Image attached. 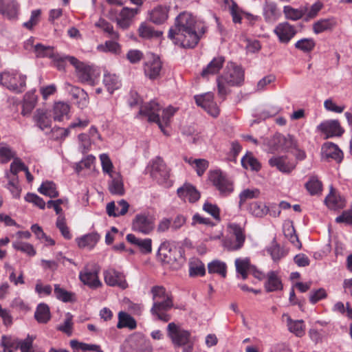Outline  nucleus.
Wrapping results in <instances>:
<instances>
[{"label": "nucleus", "instance_id": "37", "mask_svg": "<svg viewBox=\"0 0 352 352\" xmlns=\"http://www.w3.org/2000/svg\"><path fill=\"white\" fill-rule=\"evenodd\" d=\"M34 317L39 323H47L50 319V311L47 305L39 304L34 313Z\"/></svg>", "mask_w": 352, "mask_h": 352}, {"label": "nucleus", "instance_id": "38", "mask_svg": "<svg viewBox=\"0 0 352 352\" xmlns=\"http://www.w3.org/2000/svg\"><path fill=\"white\" fill-rule=\"evenodd\" d=\"M69 105L67 103L58 102L54 106V120L55 121L63 120L65 116H67L69 112Z\"/></svg>", "mask_w": 352, "mask_h": 352}, {"label": "nucleus", "instance_id": "54", "mask_svg": "<svg viewBox=\"0 0 352 352\" xmlns=\"http://www.w3.org/2000/svg\"><path fill=\"white\" fill-rule=\"evenodd\" d=\"M101 161L102 171L104 173H107L109 176L112 174L118 173V172L113 171V165L107 154L103 153L100 155Z\"/></svg>", "mask_w": 352, "mask_h": 352}, {"label": "nucleus", "instance_id": "41", "mask_svg": "<svg viewBox=\"0 0 352 352\" xmlns=\"http://www.w3.org/2000/svg\"><path fill=\"white\" fill-rule=\"evenodd\" d=\"M241 164L245 169L250 168L252 170L258 171L261 168L258 161L253 156L252 153H247L241 159Z\"/></svg>", "mask_w": 352, "mask_h": 352}, {"label": "nucleus", "instance_id": "60", "mask_svg": "<svg viewBox=\"0 0 352 352\" xmlns=\"http://www.w3.org/2000/svg\"><path fill=\"white\" fill-rule=\"evenodd\" d=\"M34 52L36 54V57H51L53 54V48L50 46H45L42 44L38 43L34 46Z\"/></svg>", "mask_w": 352, "mask_h": 352}, {"label": "nucleus", "instance_id": "46", "mask_svg": "<svg viewBox=\"0 0 352 352\" xmlns=\"http://www.w3.org/2000/svg\"><path fill=\"white\" fill-rule=\"evenodd\" d=\"M283 232L285 237L297 248H301V243L298 239L296 230L292 225L288 224L284 226Z\"/></svg>", "mask_w": 352, "mask_h": 352}, {"label": "nucleus", "instance_id": "8", "mask_svg": "<svg viewBox=\"0 0 352 352\" xmlns=\"http://www.w3.org/2000/svg\"><path fill=\"white\" fill-rule=\"evenodd\" d=\"M209 179L221 194L228 195L233 191V184L221 170L209 173Z\"/></svg>", "mask_w": 352, "mask_h": 352}, {"label": "nucleus", "instance_id": "45", "mask_svg": "<svg viewBox=\"0 0 352 352\" xmlns=\"http://www.w3.org/2000/svg\"><path fill=\"white\" fill-rule=\"evenodd\" d=\"M248 210L253 216L262 217L267 213L268 208L263 203L254 201L250 204Z\"/></svg>", "mask_w": 352, "mask_h": 352}, {"label": "nucleus", "instance_id": "5", "mask_svg": "<svg viewBox=\"0 0 352 352\" xmlns=\"http://www.w3.org/2000/svg\"><path fill=\"white\" fill-rule=\"evenodd\" d=\"M67 58L74 67L76 76L81 82H87L92 86L95 85L98 73H96L94 67L80 61L74 56H67Z\"/></svg>", "mask_w": 352, "mask_h": 352}, {"label": "nucleus", "instance_id": "34", "mask_svg": "<svg viewBox=\"0 0 352 352\" xmlns=\"http://www.w3.org/2000/svg\"><path fill=\"white\" fill-rule=\"evenodd\" d=\"M103 84L110 94H113V91L119 89L121 85L118 76L109 73L104 74Z\"/></svg>", "mask_w": 352, "mask_h": 352}, {"label": "nucleus", "instance_id": "21", "mask_svg": "<svg viewBox=\"0 0 352 352\" xmlns=\"http://www.w3.org/2000/svg\"><path fill=\"white\" fill-rule=\"evenodd\" d=\"M269 164L285 173H291L296 167V164L289 161L286 156L273 157L269 160Z\"/></svg>", "mask_w": 352, "mask_h": 352}, {"label": "nucleus", "instance_id": "43", "mask_svg": "<svg viewBox=\"0 0 352 352\" xmlns=\"http://www.w3.org/2000/svg\"><path fill=\"white\" fill-rule=\"evenodd\" d=\"M97 50L102 52H111L114 54H119L121 52V46L114 41H107L104 44L98 45Z\"/></svg>", "mask_w": 352, "mask_h": 352}, {"label": "nucleus", "instance_id": "7", "mask_svg": "<svg viewBox=\"0 0 352 352\" xmlns=\"http://www.w3.org/2000/svg\"><path fill=\"white\" fill-rule=\"evenodd\" d=\"M268 146L271 152L280 150H287L291 148H296L297 142L291 135H283L280 133H276L268 142Z\"/></svg>", "mask_w": 352, "mask_h": 352}, {"label": "nucleus", "instance_id": "6", "mask_svg": "<svg viewBox=\"0 0 352 352\" xmlns=\"http://www.w3.org/2000/svg\"><path fill=\"white\" fill-rule=\"evenodd\" d=\"M168 336L176 347L184 346L189 344L190 333L181 329L175 322H170L167 327Z\"/></svg>", "mask_w": 352, "mask_h": 352}, {"label": "nucleus", "instance_id": "50", "mask_svg": "<svg viewBox=\"0 0 352 352\" xmlns=\"http://www.w3.org/2000/svg\"><path fill=\"white\" fill-rule=\"evenodd\" d=\"M70 346L72 349L79 347L80 350L86 351H95V352H103L101 346L98 344H90L84 342H79L76 340L70 341Z\"/></svg>", "mask_w": 352, "mask_h": 352}, {"label": "nucleus", "instance_id": "16", "mask_svg": "<svg viewBox=\"0 0 352 352\" xmlns=\"http://www.w3.org/2000/svg\"><path fill=\"white\" fill-rule=\"evenodd\" d=\"M317 129L324 133L327 138L335 136L340 137L344 132L338 120L324 121L318 126Z\"/></svg>", "mask_w": 352, "mask_h": 352}, {"label": "nucleus", "instance_id": "20", "mask_svg": "<svg viewBox=\"0 0 352 352\" xmlns=\"http://www.w3.org/2000/svg\"><path fill=\"white\" fill-rule=\"evenodd\" d=\"M79 278L85 285L92 289H96L102 285L98 278V272L96 270L90 271L85 268L80 272Z\"/></svg>", "mask_w": 352, "mask_h": 352}, {"label": "nucleus", "instance_id": "64", "mask_svg": "<svg viewBox=\"0 0 352 352\" xmlns=\"http://www.w3.org/2000/svg\"><path fill=\"white\" fill-rule=\"evenodd\" d=\"M126 58L131 63L135 64L143 58V53L139 50H130L126 54Z\"/></svg>", "mask_w": 352, "mask_h": 352}, {"label": "nucleus", "instance_id": "63", "mask_svg": "<svg viewBox=\"0 0 352 352\" xmlns=\"http://www.w3.org/2000/svg\"><path fill=\"white\" fill-rule=\"evenodd\" d=\"M25 199L26 201L32 203L41 209H45V202L44 200L34 193H28L25 197Z\"/></svg>", "mask_w": 352, "mask_h": 352}, {"label": "nucleus", "instance_id": "56", "mask_svg": "<svg viewBox=\"0 0 352 352\" xmlns=\"http://www.w3.org/2000/svg\"><path fill=\"white\" fill-rule=\"evenodd\" d=\"M138 32L140 36L145 38H149L153 36H160L162 34V32L154 31L151 27L144 23L141 24L138 29Z\"/></svg>", "mask_w": 352, "mask_h": 352}, {"label": "nucleus", "instance_id": "40", "mask_svg": "<svg viewBox=\"0 0 352 352\" xmlns=\"http://www.w3.org/2000/svg\"><path fill=\"white\" fill-rule=\"evenodd\" d=\"M95 25L107 33L111 39L118 40L119 38L118 32L114 31L113 25L104 19H100Z\"/></svg>", "mask_w": 352, "mask_h": 352}, {"label": "nucleus", "instance_id": "25", "mask_svg": "<svg viewBox=\"0 0 352 352\" xmlns=\"http://www.w3.org/2000/svg\"><path fill=\"white\" fill-rule=\"evenodd\" d=\"M111 180L109 182V190L113 195H123L124 194V188L121 175L118 173L112 174L109 176Z\"/></svg>", "mask_w": 352, "mask_h": 352}, {"label": "nucleus", "instance_id": "18", "mask_svg": "<svg viewBox=\"0 0 352 352\" xmlns=\"http://www.w3.org/2000/svg\"><path fill=\"white\" fill-rule=\"evenodd\" d=\"M19 4L16 0H0V13L8 19L17 18Z\"/></svg>", "mask_w": 352, "mask_h": 352}, {"label": "nucleus", "instance_id": "9", "mask_svg": "<svg viewBox=\"0 0 352 352\" xmlns=\"http://www.w3.org/2000/svg\"><path fill=\"white\" fill-rule=\"evenodd\" d=\"M144 73L150 80L157 79L161 74L162 63L159 56L153 54H149L143 65Z\"/></svg>", "mask_w": 352, "mask_h": 352}, {"label": "nucleus", "instance_id": "39", "mask_svg": "<svg viewBox=\"0 0 352 352\" xmlns=\"http://www.w3.org/2000/svg\"><path fill=\"white\" fill-rule=\"evenodd\" d=\"M38 191L50 198H56L58 196V192L56 190V187L54 183L52 182H43L41 186L38 188Z\"/></svg>", "mask_w": 352, "mask_h": 352}, {"label": "nucleus", "instance_id": "28", "mask_svg": "<svg viewBox=\"0 0 352 352\" xmlns=\"http://www.w3.org/2000/svg\"><path fill=\"white\" fill-rule=\"evenodd\" d=\"M225 58L223 56L214 58L204 68L201 74L204 78H207L209 75L216 74L222 68Z\"/></svg>", "mask_w": 352, "mask_h": 352}, {"label": "nucleus", "instance_id": "27", "mask_svg": "<svg viewBox=\"0 0 352 352\" xmlns=\"http://www.w3.org/2000/svg\"><path fill=\"white\" fill-rule=\"evenodd\" d=\"M324 202L327 206L331 210L343 208L346 204L344 198L336 193L332 188L330 193L325 198Z\"/></svg>", "mask_w": 352, "mask_h": 352}, {"label": "nucleus", "instance_id": "35", "mask_svg": "<svg viewBox=\"0 0 352 352\" xmlns=\"http://www.w3.org/2000/svg\"><path fill=\"white\" fill-rule=\"evenodd\" d=\"M117 327L118 329L127 327L129 329H134L136 327V322L129 314L124 311H120L118 314Z\"/></svg>", "mask_w": 352, "mask_h": 352}, {"label": "nucleus", "instance_id": "26", "mask_svg": "<svg viewBox=\"0 0 352 352\" xmlns=\"http://www.w3.org/2000/svg\"><path fill=\"white\" fill-rule=\"evenodd\" d=\"M322 153L326 158H331L337 162H340L343 158L342 151L333 143L327 142L322 148Z\"/></svg>", "mask_w": 352, "mask_h": 352}, {"label": "nucleus", "instance_id": "14", "mask_svg": "<svg viewBox=\"0 0 352 352\" xmlns=\"http://www.w3.org/2000/svg\"><path fill=\"white\" fill-rule=\"evenodd\" d=\"M151 176L160 184H164L170 177V170L161 157H157L153 162Z\"/></svg>", "mask_w": 352, "mask_h": 352}, {"label": "nucleus", "instance_id": "4", "mask_svg": "<svg viewBox=\"0 0 352 352\" xmlns=\"http://www.w3.org/2000/svg\"><path fill=\"white\" fill-rule=\"evenodd\" d=\"M26 76L14 70L0 73V85L15 93H21L25 87Z\"/></svg>", "mask_w": 352, "mask_h": 352}, {"label": "nucleus", "instance_id": "22", "mask_svg": "<svg viewBox=\"0 0 352 352\" xmlns=\"http://www.w3.org/2000/svg\"><path fill=\"white\" fill-rule=\"evenodd\" d=\"M33 120L36 125L41 130L51 127V113L47 109H36L33 116Z\"/></svg>", "mask_w": 352, "mask_h": 352}, {"label": "nucleus", "instance_id": "17", "mask_svg": "<svg viewBox=\"0 0 352 352\" xmlns=\"http://www.w3.org/2000/svg\"><path fill=\"white\" fill-rule=\"evenodd\" d=\"M274 32L278 36L279 41L283 43H287L296 34L295 27L287 22L277 25Z\"/></svg>", "mask_w": 352, "mask_h": 352}, {"label": "nucleus", "instance_id": "36", "mask_svg": "<svg viewBox=\"0 0 352 352\" xmlns=\"http://www.w3.org/2000/svg\"><path fill=\"white\" fill-rule=\"evenodd\" d=\"M206 273L204 264L197 258H192L189 261L190 276H204Z\"/></svg>", "mask_w": 352, "mask_h": 352}, {"label": "nucleus", "instance_id": "44", "mask_svg": "<svg viewBox=\"0 0 352 352\" xmlns=\"http://www.w3.org/2000/svg\"><path fill=\"white\" fill-rule=\"evenodd\" d=\"M208 269L210 274L216 273L221 275L223 278L226 276L227 266L223 262L213 261L208 265Z\"/></svg>", "mask_w": 352, "mask_h": 352}, {"label": "nucleus", "instance_id": "31", "mask_svg": "<svg viewBox=\"0 0 352 352\" xmlns=\"http://www.w3.org/2000/svg\"><path fill=\"white\" fill-rule=\"evenodd\" d=\"M287 316V326L288 330L297 337H302L305 333V326L302 320H292L289 316Z\"/></svg>", "mask_w": 352, "mask_h": 352}, {"label": "nucleus", "instance_id": "32", "mask_svg": "<svg viewBox=\"0 0 352 352\" xmlns=\"http://www.w3.org/2000/svg\"><path fill=\"white\" fill-rule=\"evenodd\" d=\"M100 239V236L96 232L89 233L76 239L78 245L80 248L92 249Z\"/></svg>", "mask_w": 352, "mask_h": 352}, {"label": "nucleus", "instance_id": "30", "mask_svg": "<svg viewBox=\"0 0 352 352\" xmlns=\"http://www.w3.org/2000/svg\"><path fill=\"white\" fill-rule=\"evenodd\" d=\"M265 288L267 292L283 289L281 280L275 272L271 271L267 274Z\"/></svg>", "mask_w": 352, "mask_h": 352}, {"label": "nucleus", "instance_id": "48", "mask_svg": "<svg viewBox=\"0 0 352 352\" xmlns=\"http://www.w3.org/2000/svg\"><path fill=\"white\" fill-rule=\"evenodd\" d=\"M260 190L258 188L245 189L239 194V205L241 207L248 200L258 198Z\"/></svg>", "mask_w": 352, "mask_h": 352}, {"label": "nucleus", "instance_id": "62", "mask_svg": "<svg viewBox=\"0 0 352 352\" xmlns=\"http://www.w3.org/2000/svg\"><path fill=\"white\" fill-rule=\"evenodd\" d=\"M324 107L327 111L341 113L345 109L344 105H338L332 99H327L324 102Z\"/></svg>", "mask_w": 352, "mask_h": 352}, {"label": "nucleus", "instance_id": "59", "mask_svg": "<svg viewBox=\"0 0 352 352\" xmlns=\"http://www.w3.org/2000/svg\"><path fill=\"white\" fill-rule=\"evenodd\" d=\"M1 345L4 347V352H6L7 349L12 350L13 349L16 350L19 348V340L3 336L1 338Z\"/></svg>", "mask_w": 352, "mask_h": 352}, {"label": "nucleus", "instance_id": "51", "mask_svg": "<svg viewBox=\"0 0 352 352\" xmlns=\"http://www.w3.org/2000/svg\"><path fill=\"white\" fill-rule=\"evenodd\" d=\"M12 247L15 250L21 251L30 256H33L36 254V250L33 245L28 243L17 241L12 243Z\"/></svg>", "mask_w": 352, "mask_h": 352}, {"label": "nucleus", "instance_id": "61", "mask_svg": "<svg viewBox=\"0 0 352 352\" xmlns=\"http://www.w3.org/2000/svg\"><path fill=\"white\" fill-rule=\"evenodd\" d=\"M57 329L69 336H72L73 329L72 316L68 313L66 315L63 324L59 325Z\"/></svg>", "mask_w": 352, "mask_h": 352}, {"label": "nucleus", "instance_id": "52", "mask_svg": "<svg viewBox=\"0 0 352 352\" xmlns=\"http://www.w3.org/2000/svg\"><path fill=\"white\" fill-rule=\"evenodd\" d=\"M56 226L57 228L60 230L62 236L65 239H72V234L70 233L69 229L67 226L66 223V219L63 214H60L56 222Z\"/></svg>", "mask_w": 352, "mask_h": 352}, {"label": "nucleus", "instance_id": "53", "mask_svg": "<svg viewBox=\"0 0 352 352\" xmlns=\"http://www.w3.org/2000/svg\"><path fill=\"white\" fill-rule=\"evenodd\" d=\"M315 45V41L312 38H302L295 43V47L303 52H309L312 51Z\"/></svg>", "mask_w": 352, "mask_h": 352}, {"label": "nucleus", "instance_id": "19", "mask_svg": "<svg viewBox=\"0 0 352 352\" xmlns=\"http://www.w3.org/2000/svg\"><path fill=\"white\" fill-rule=\"evenodd\" d=\"M230 233L235 236V242L230 244H226V247L229 250H237L242 248L245 242V236L243 230L236 223H230L228 225Z\"/></svg>", "mask_w": 352, "mask_h": 352}, {"label": "nucleus", "instance_id": "42", "mask_svg": "<svg viewBox=\"0 0 352 352\" xmlns=\"http://www.w3.org/2000/svg\"><path fill=\"white\" fill-rule=\"evenodd\" d=\"M235 266L237 273L240 274L243 280L248 278V272L250 270V259L245 258H236L235 260Z\"/></svg>", "mask_w": 352, "mask_h": 352}, {"label": "nucleus", "instance_id": "47", "mask_svg": "<svg viewBox=\"0 0 352 352\" xmlns=\"http://www.w3.org/2000/svg\"><path fill=\"white\" fill-rule=\"evenodd\" d=\"M153 302L173 298L162 286H153L151 289Z\"/></svg>", "mask_w": 352, "mask_h": 352}, {"label": "nucleus", "instance_id": "33", "mask_svg": "<svg viewBox=\"0 0 352 352\" xmlns=\"http://www.w3.org/2000/svg\"><path fill=\"white\" fill-rule=\"evenodd\" d=\"M307 6H301L298 9L293 8L289 6H285L283 8L284 14L287 19L297 21L305 15Z\"/></svg>", "mask_w": 352, "mask_h": 352}, {"label": "nucleus", "instance_id": "2", "mask_svg": "<svg viewBox=\"0 0 352 352\" xmlns=\"http://www.w3.org/2000/svg\"><path fill=\"white\" fill-rule=\"evenodd\" d=\"M244 81V71L232 62L227 64L222 75L217 79L218 95L223 100L230 93V87L241 86Z\"/></svg>", "mask_w": 352, "mask_h": 352}, {"label": "nucleus", "instance_id": "49", "mask_svg": "<svg viewBox=\"0 0 352 352\" xmlns=\"http://www.w3.org/2000/svg\"><path fill=\"white\" fill-rule=\"evenodd\" d=\"M335 25V23L329 19H320L313 25V30L316 34H320L322 32L331 29Z\"/></svg>", "mask_w": 352, "mask_h": 352}, {"label": "nucleus", "instance_id": "58", "mask_svg": "<svg viewBox=\"0 0 352 352\" xmlns=\"http://www.w3.org/2000/svg\"><path fill=\"white\" fill-rule=\"evenodd\" d=\"M305 187L311 195H316L322 190L321 182L315 177H312L306 183Z\"/></svg>", "mask_w": 352, "mask_h": 352}, {"label": "nucleus", "instance_id": "10", "mask_svg": "<svg viewBox=\"0 0 352 352\" xmlns=\"http://www.w3.org/2000/svg\"><path fill=\"white\" fill-rule=\"evenodd\" d=\"M160 111L161 107L159 103L155 100H152L150 102H147L142 105L140 109L139 113L146 116L149 122H156L160 129L163 131V126L160 120Z\"/></svg>", "mask_w": 352, "mask_h": 352}, {"label": "nucleus", "instance_id": "23", "mask_svg": "<svg viewBox=\"0 0 352 352\" xmlns=\"http://www.w3.org/2000/svg\"><path fill=\"white\" fill-rule=\"evenodd\" d=\"M177 195L182 199H188L191 202H195L200 198V194L197 189L189 184H184L177 189Z\"/></svg>", "mask_w": 352, "mask_h": 352}, {"label": "nucleus", "instance_id": "24", "mask_svg": "<svg viewBox=\"0 0 352 352\" xmlns=\"http://www.w3.org/2000/svg\"><path fill=\"white\" fill-rule=\"evenodd\" d=\"M126 240L130 243L138 247L141 252L144 254H149L152 251V240L151 239H141L133 234H128Z\"/></svg>", "mask_w": 352, "mask_h": 352}, {"label": "nucleus", "instance_id": "13", "mask_svg": "<svg viewBox=\"0 0 352 352\" xmlns=\"http://www.w3.org/2000/svg\"><path fill=\"white\" fill-rule=\"evenodd\" d=\"M132 229L144 234H148L154 229L153 219L146 214H138L132 222Z\"/></svg>", "mask_w": 352, "mask_h": 352}, {"label": "nucleus", "instance_id": "57", "mask_svg": "<svg viewBox=\"0 0 352 352\" xmlns=\"http://www.w3.org/2000/svg\"><path fill=\"white\" fill-rule=\"evenodd\" d=\"M322 8V3L318 1L311 5L310 7L307 6V11L304 15V20L307 21L315 18Z\"/></svg>", "mask_w": 352, "mask_h": 352}, {"label": "nucleus", "instance_id": "55", "mask_svg": "<svg viewBox=\"0 0 352 352\" xmlns=\"http://www.w3.org/2000/svg\"><path fill=\"white\" fill-rule=\"evenodd\" d=\"M54 294L56 298L63 302H71L73 300L74 294L60 287L58 285L54 286Z\"/></svg>", "mask_w": 352, "mask_h": 352}, {"label": "nucleus", "instance_id": "3", "mask_svg": "<svg viewBox=\"0 0 352 352\" xmlns=\"http://www.w3.org/2000/svg\"><path fill=\"white\" fill-rule=\"evenodd\" d=\"M158 255L164 264L169 265L174 270L180 268L185 263L182 251L175 247H170L168 243H164L160 245Z\"/></svg>", "mask_w": 352, "mask_h": 352}, {"label": "nucleus", "instance_id": "11", "mask_svg": "<svg viewBox=\"0 0 352 352\" xmlns=\"http://www.w3.org/2000/svg\"><path fill=\"white\" fill-rule=\"evenodd\" d=\"M196 104L206 111L213 117H217L219 114V109L214 101V94L211 92L205 93L195 96Z\"/></svg>", "mask_w": 352, "mask_h": 352}, {"label": "nucleus", "instance_id": "1", "mask_svg": "<svg viewBox=\"0 0 352 352\" xmlns=\"http://www.w3.org/2000/svg\"><path fill=\"white\" fill-rule=\"evenodd\" d=\"M199 34L195 17L190 13L184 12L176 17L174 25L168 31V37L175 45L193 48L200 39Z\"/></svg>", "mask_w": 352, "mask_h": 352}, {"label": "nucleus", "instance_id": "12", "mask_svg": "<svg viewBox=\"0 0 352 352\" xmlns=\"http://www.w3.org/2000/svg\"><path fill=\"white\" fill-rule=\"evenodd\" d=\"M173 307V298L153 302L151 313L160 320L168 322L170 316L166 312Z\"/></svg>", "mask_w": 352, "mask_h": 352}, {"label": "nucleus", "instance_id": "29", "mask_svg": "<svg viewBox=\"0 0 352 352\" xmlns=\"http://www.w3.org/2000/svg\"><path fill=\"white\" fill-rule=\"evenodd\" d=\"M168 9L166 6H157L149 13L150 20L155 24H162L168 19Z\"/></svg>", "mask_w": 352, "mask_h": 352}, {"label": "nucleus", "instance_id": "15", "mask_svg": "<svg viewBox=\"0 0 352 352\" xmlns=\"http://www.w3.org/2000/svg\"><path fill=\"white\" fill-rule=\"evenodd\" d=\"M104 279L107 285L111 287H118L122 289L128 287L123 273L109 268L104 271Z\"/></svg>", "mask_w": 352, "mask_h": 352}]
</instances>
